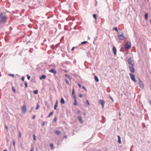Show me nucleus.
<instances>
[{"mask_svg":"<svg viewBox=\"0 0 151 151\" xmlns=\"http://www.w3.org/2000/svg\"><path fill=\"white\" fill-rule=\"evenodd\" d=\"M39 107H40V105L38 104H37V106L36 107V110L38 109H39Z\"/></svg>","mask_w":151,"mask_h":151,"instance_id":"nucleus-31","label":"nucleus"},{"mask_svg":"<svg viewBox=\"0 0 151 151\" xmlns=\"http://www.w3.org/2000/svg\"><path fill=\"white\" fill-rule=\"evenodd\" d=\"M57 118L56 117H55L54 119V122H56L57 121Z\"/></svg>","mask_w":151,"mask_h":151,"instance_id":"nucleus-39","label":"nucleus"},{"mask_svg":"<svg viewBox=\"0 0 151 151\" xmlns=\"http://www.w3.org/2000/svg\"><path fill=\"white\" fill-rule=\"evenodd\" d=\"M8 18V17L7 16H3L1 18L0 20L1 22H2L3 23H4L6 22Z\"/></svg>","mask_w":151,"mask_h":151,"instance_id":"nucleus-3","label":"nucleus"},{"mask_svg":"<svg viewBox=\"0 0 151 151\" xmlns=\"http://www.w3.org/2000/svg\"><path fill=\"white\" fill-rule=\"evenodd\" d=\"M46 41V40H44V42H45V41Z\"/></svg>","mask_w":151,"mask_h":151,"instance_id":"nucleus-64","label":"nucleus"},{"mask_svg":"<svg viewBox=\"0 0 151 151\" xmlns=\"http://www.w3.org/2000/svg\"><path fill=\"white\" fill-rule=\"evenodd\" d=\"M117 36L119 39L122 40H123L124 39V37L123 33L120 34L119 32L117 33Z\"/></svg>","mask_w":151,"mask_h":151,"instance_id":"nucleus-2","label":"nucleus"},{"mask_svg":"<svg viewBox=\"0 0 151 151\" xmlns=\"http://www.w3.org/2000/svg\"><path fill=\"white\" fill-rule=\"evenodd\" d=\"M9 76H11L12 77H14V74H9Z\"/></svg>","mask_w":151,"mask_h":151,"instance_id":"nucleus-42","label":"nucleus"},{"mask_svg":"<svg viewBox=\"0 0 151 151\" xmlns=\"http://www.w3.org/2000/svg\"><path fill=\"white\" fill-rule=\"evenodd\" d=\"M2 23V22H1V21L0 20V25H1V23Z\"/></svg>","mask_w":151,"mask_h":151,"instance_id":"nucleus-59","label":"nucleus"},{"mask_svg":"<svg viewBox=\"0 0 151 151\" xmlns=\"http://www.w3.org/2000/svg\"><path fill=\"white\" fill-rule=\"evenodd\" d=\"M138 81H139V85L140 87L142 89H143L144 88V85L142 82L140 80V79H139Z\"/></svg>","mask_w":151,"mask_h":151,"instance_id":"nucleus-6","label":"nucleus"},{"mask_svg":"<svg viewBox=\"0 0 151 151\" xmlns=\"http://www.w3.org/2000/svg\"><path fill=\"white\" fill-rule=\"evenodd\" d=\"M72 93V94H75V91H74V88H73V89Z\"/></svg>","mask_w":151,"mask_h":151,"instance_id":"nucleus-38","label":"nucleus"},{"mask_svg":"<svg viewBox=\"0 0 151 151\" xmlns=\"http://www.w3.org/2000/svg\"><path fill=\"white\" fill-rule=\"evenodd\" d=\"M82 87V88L84 89V90H85L86 91H87V90L86 89V88L84 86H83Z\"/></svg>","mask_w":151,"mask_h":151,"instance_id":"nucleus-36","label":"nucleus"},{"mask_svg":"<svg viewBox=\"0 0 151 151\" xmlns=\"http://www.w3.org/2000/svg\"><path fill=\"white\" fill-rule=\"evenodd\" d=\"M49 71L50 72H51V73H54L55 74L56 73V70L54 69H51L50 70H49Z\"/></svg>","mask_w":151,"mask_h":151,"instance_id":"nucleus-12","label":"nucleus"},{"mask_svg":"<svg viewBox=\"0 0 151 151\" xmlns=\"http://www.w3.org/2000/svg\"><path fill=\"white\" fill-rule=\"evenodd\" d=\"M3 151H7V150L6 149L4 150Z\"/></svg>","mask_w":151,"mask_h":151,"instance_id":"nucleus-60","label":"nucleus"},{"mask_svg":"<svg viewBox=\"0 0 151 151\" xmlns=\"http://www.w3.org/2000/svg\"><path fill=\"white\" fill-rule=\"evenodd\" d=\"M21 109L22 112L24 113V114H25L26 113V111L27 110L26 106L24 105L22 107Z\"/></svg>","mask_w":151,"mask_h":151,"instance_id":"nucleus-8","label":"nucleus"},{"mask_svg":"<svg viewBox=\"0 0 151 151\" xmlns=\"http://www.w3.org/2000/svg\"><path fill=\"white\" fill-rule=\"evenodd\" d=\"M54 133L55 134H56L58 135H59L61 133L60 131L58 130H56Z\"/></svg>","mask_w":151,"mask_h":151,"instance_id":"nucleus-16","label":"nucleus"},{"mask_svg":"<svg viewBox=\"0 0 151 151\" xmlns=\"http://www.w3.org/2000/svg\"><path fill=\"white\" fill-rule=\"evenodd\" d=\"M78 86H79V88H81V84L80 83H78Z\"/></svg>","mask_w":151,"mask_h":151,"instance_id":"nucleus-43","label":"nucleus"},{"mask_svg":"<svg viewBox=\"0 0 151 151\" xmlns=\"http://www.w3.org/2000/svg\"><path fill=\"white\" fill-rule=\"evenodd\" d=\"M149 103H150V104L151 105V101H149Z\"/></svg>","mask_w":151,"mask_h":151,"instance_id":"nucleus-57","label":"nucleus"},{"mask_svg":"<svg viewBox=\"0 0 151 151\" xmlns=\"http://www.w3.org/2000/svg\"><path fill=\"white\" fill-rule=\"evenodd\" d=\"M129 75L131 79L134 82H136V81L135 78V76L131 73H129Z\"/></svg>","mask_w":151,"mask_h":151,"instance_id":"nucleus-5","label":"nucleus"},{"mask_svg":"<svg viewBox=\"0 0 151 151\" xmlns=\"http://www.w3.org/2000/svg\"><path fill=\"white\" fill-rule=\"evenodd\" d=\"M33 139L34 140H36V137L35 136V134H34L33 135Z\"/></svg>","mask_w":151,"mask_h":151,"instance_id":"nucleus-37","label":"nucleus"},{"mask_svg":"<svg viewBox=\"0 0 151 151\" xmlns=\"http://www.w3.org/2000/svg\"><path fill=\"white\" fill-rule=\"evenodd\" d=\"M74 105H77V100L75 99L74 100Z\"/></svg>","mask_w":151,"mask_h":151,"instance_id":"nucleus-28","label":"nucleus"},{"mask_svg":"<svg viewBox=\"0 0 151 151\" xmlns=\"http://www.w3.org/2000/svg\"><path fill=\"white\" fill-rule=\"evenodd\" d=\"M131 46V44L130 41H128L127 42V43L124 45V47L125 49H129Z\"/></svg>","mask_w":151,"mask_h":151,"instance_id":"nucleus-1","label":"nucleus"},{"mask_svg":"<svg viewBox=\"0 0 151 151\" xmlns=\"http://www.w3.org/2000/svg\"><path fill=\"white\" fill-rule=\"evenodd\" d=\"M38 90H36L33 91V93L35 94H37L38 93Z\"/></svg>","mask_w":151,"mask_h":151,"instance_id":"nucleus-22","label":"nucleus"},{"mask_svg":"<svg viewBox=\"0 0 151 151\" xmlns=\"http://www.w3.org/2000/svg\"><path fill=\"white\" fill-rule=\"evenodd\" d=\"M22 136V133L21 132H20V131H19V135H18V137L19 138L20 137H21Z\"/></svg>","mask_w":151,"mask_h":151,"instance_id":"nucleus-25","label":"nucleus"},{"mask_svg":"<svg viewBox=\"0 0 151 151\" xmlns=\"http://www.w3.org/2000/svg\"><path fill=\"white\" fill-rule=\"evenodd\" d=\"M12 90H13V91L15 92H16V89H15V88H14V87L13 86H12Z\"/></svg>","mask_w":151,"mask_h":151,"instance_id":"nucleus-33","label":"nucleus"},{"mask_svg":"<svg viewBox=\"0 0 151 151\" xmlns=\"http://www.w3.org/2000/svg\"><path fill=\"white\" fill-rule=\"evenodd\" d=\"M50 147L51 148L52 150H53V148H54L53 145L52 143H51L50 145Z\"/></svg>","mask_w":151,"mask_h":151,"instance_id":"nucleus-23","label":"nucleus"},{"mask_svg":"<svg viewBox=\"0 0 151 151\" xmlns=\"http://www.w3.org/2000/svg\"><path fill=\"white\" fill-rule=\"evenodd\" d=\"M117 137L118 138V142L119 143L121 144L122 143V142L121 141V137L119 135H118Z\"/></svg>","mask_w":151,"mask_h":151,"instance_id":"nucleus-14","label":"nucleus"},{"mask_svg":"<svg viewBox=\"0 0 151 151\" xmlns=\"http://www.w3.org/2000/svg\"><path fill=\"white\" fill-rule=\"evenodd\" d=\"M88 43V42L87 41H83V42H81V44H80L79 45H80L81 44H86Z\"/></svg>","mask_w":151,"mask_h":151,"instance_id":"nucleus-21","label":"nucleus"},{"mask_svg":"<svg viewBox=\"0 0 151 151\" xmlns=\"http://www.w3.org/2000/svg\"><path fill=\"white\" fill-rule=\"evenodd\" d=\"M46 78V76L45 75H42L40 77V79L42 80V79H45Z\"/></svg>","mask_w":151,"mask_h":151,"instance_id":"nucleus-15","label":"nucleus"},{"mask_svg":"<svg viewBox=\"0 0 151 151\" xmlns=\"http://www.w3.org/2000/svg\"><path fill=\"white\" fill-rule=\"evenodd\" d=\"M93 17L96 20L97 19L96 15V14H93Z\"/></svg>","mask_w":151,"mask_h":151,"instance_id":"nucleus-29","label":"nucleus"},{"mask_svg":"<svg viewBox=\"0 0 151 151\" xmlns=\"http://www.w3.org/2000/svg\"><path fill=\"white\" fill-rule=\"evenodd\" d=\"M77 119L80 122V123H83V121L82 119V118L81 116H79L77 118Z\"/></svg>","mask_w":151,"mask_h":151,"instance_id":"nucleus-13","label":"nucleus"},{"mask_svg":"<svg viewBox=\"0 0 151 151\" xmlns=\"http://www.w3.org/2000/svg\"><path fill=\"white\" fill-rule=\"evenodd\" d=\"M58 101L57 100H56V102L55 104L54 107V109L55 110L58 107Z\"/></svg>","mask_w":151,"mask_h":151,"instance_id":"nucleus-11","label":"nucleus"},{"mask_svg":"<svg viewBox=\"0 0 151 151\" xmlns=\"http://www.w3.org/2000/svg\"><path fill=\"white\" fill-rule=\"evenodd\" d=\"M73 98L74 99V100H75V99L76 100V95H74V96H73Z\"/></svg>","mask_w":151,"mask_h":151,"instance_id":"nucleus-45","label":"nucleus"},{"mask_svg":"<svg viewBox=\"0 0 151 151\" xmlns=\"http://www.w3.org/2000/svg\"><path fill=\"white\" fill-rule=\"evenodd\" d=\"M21 79H22V81H24V77L22 76V77Z\"/></svg>","mask_w":151,"mask_h":151,"instance_id":"nucleus-40","label":"nucleus"},{"mask_svg":"<svg viewBox=\"0 0 151 151\" xmlns=\"http://www.w3.org/2000/svg\"><path fill=\"white\" fill-rule=\"evenodd\" d=\"M27 78L28 80H29L30 78V76L28 75H27Z\"/></svg>","mask_w":151,"mask_h":151,"instance_id":"nucleus-35","label":"nucleus"},{"mask_svg":"<svg viewBox=\"0 0 151 151\" xmlns=\"http://www.w3.org/2000/svg\"><path fill=\"white\" fill-rule=\"evenodd\" d=\"M128 64L130 65H135L134 62L130 58H129L127 60Z\"/></svg>","mask_w":151,"mask_h":151,"instance_id":"nucleus-7","label":"nucleus"},{"mask_svg":"<svg viewBox=\"0 0 151 151\" xmlns=\"http://www.w3.org/2000/svg\"><path fill=\"white\" fill-rule=\"evenodd\" d=\"M53 112H51L49 115L48 116V117H50L53 114Z\"/></svg>","mask_w":151,"mask_h":151,"instance_id":"nucleus-26","label":"nucleus"},{"mask_svg":"<svg viewBox=\"0 0 151 151\" xmlns=\"http://www.w3.org/2000/svg\"><path fill=\"white\" fill-rule=\"evenodd\" d=\"M65 81L66 82V84H67V85H69V82L68 81L67 79H65Z\"/></svg>","mask_w":151,"mask_h":151,"instance_id":"nucleus-30","label":"nucleus"},{"mask_svg":"<svg viewBox=\"0 0 151 151\" xmlns=\"http://www.w3.org/2000/svg\"><path fill=\"white\" fill-rule=\"evenodd\" d=\"M95 80L97 82H98L99 81V79L98 78V77L97 76H95L94 77Z\"/></svg>","mask_w":151,"mask_h":151,"instance_id":"nucleus-17","label":"nucleus"},{"mask_svg":"<svg viewBox=\"0 0 151 151\" xmlns=\"http://www.w3.org/2000/svg\"><path fill=\"white\" fill-rule=\"evenodd\" d=\"M65 76L66 77H67L68 78H69L70 80H71L72 79V78L70 77V76L67 74H66L65 75Z\"/></svg>","mask_w":151,"mask_h":151,"instance_id":"nucleus-19","label":"nucleus"},{"mask_svg":"<svg viewBox=\"0 0 151 151\" xmlns=\"http://www.w3.org/2000/svg\"><path fill=\"white\" fill-rule=\"evenodd\" d=\"M25 87L26 88H27L28 87L27 83L26 81H25L24 82Z\"/></svg>","mask_w":151,"mask_h":151,"instance_id":"nucleus-27","label":"nucleus"},{"mask_svg":"<svg viewBox=\"0 0 151 151\" xmlns=\"http://www.w3.org/2000/svg\"><path fill=\"white\" fill-rule=\"evenodd\" d=\"M73 96H74V95H75V94H72Z\"/></svg>","mask_w":151,"mask_h":151,"instance_id":"nucleus-62","label":"nucleus"},{"mask_svg":"<svg viewBox=\"0 0 151 151\" xmlns=\"http://www.w3.org/2000/svg\"><path fill=\"white\" fill-rule=\"evenodd\" d=\"M34 150V149L33 148H32L31 149V150L30 151H33Z\"/></svg>","mask_w":151,"mask_h":151,"instance_id":"nucleus-54","label":"nucleus"},{"mask_svg":"<svg viewBox=\"0 0 151 151\" xmlns=\"http://www.w3.org/2000/svg\"><path fill=\"white\" fill-rule=\"evenodd\" d=\"M12 27H10L9 29H10V30H12Z\"/></svg>","mask_w":151,"mask_h":151,"instance_id":"nucleus-55","label":"nucleus"},{"mask_svg":"<svg viewBox=\"0 0 151 151\" xmlns=\"http://www.w3.org/2000/svg\"><path fill=\"white\" fill-rule=\"evenodd\" d=\"M135 67V65H130L129 66V69L130 72L132 73H134L135 71V69L134 68Z\"/></svg>","mask_w":151,"mask_h":151,"instance_id":"nucleus-4","label":"nucleus"},{"mask_svg":"<svg viewBox=\"0 0 151 151\" xmlns=\"http://www.w3.org/2000/svg\"><path fill=\"white\" fill-rule=\"evenodd\" d=\"M99 102L101 104L102 108H103L105 103V101L103 100L100 99L99 100Z\"/></svg>","mask_w":151,"mask_h":151,"instance_id":"nucleus-9","label":"nucleus"},{"mask_svg":"<svg viewBox=\"0 0 151 151\" xmlns=\"http://www.w3.org/2000/svg\"><path fill=\"white\" fill-rule=\"evenodd\" d=\"M112 50L113 51L114 54V55H116V49L115 47L113 46Z\"/></svg>","mask_w":151,"mask_h":151,"instance_id":"nucleus-10","label":"nucleus"},{"mask_svg":"<svg viewBox=\"0 0 151 151\" xmlns=\"http://www.w3.org/2000/svg\"><path fill=\"white\" fill-rule=\"evenodd\" d=\"M119 119L120 120H121V118L120 117H119Z\"/></svg>","mask_w":151,"mask_h":151,"instance_id":"nucleus-63","label":"nucleus"},{"mask_svg":"<svg viewBox=\"0 0 151 151\" xmlns=\"http://www.w3.org/2000/svg\"><path fill=\"white\" fill-rule=\"evenodd\" d=\"M45 124V122H43L42 124V125H44Z\"/></svg>","mask_w":151,"mask_h":151,"instance_id":"nucleus-51","label":"nucleus"},{"mask_svg":"<svg viewBox=\"0 0 151 151\" xmlns=\"http://www.w3.org/2000/svg\"><path fill=\"white\" fill-rule=\"evenodd\" d=\"M121 113H120H120H119V116H121Z\"/></svg>","mask_w":151,"mask_h":151,"instance_id":"nucleus-58","label":"nucleus"},{"mask_svg":"<svg viewBox=\"0 0 151 151\" xmlns=\"http://www.w3.org/2000/svg\"><path fill=\"white\" fill-rule=\"evenodd\" d=\"M110 98L111 100H112V101L113 102L114 101V100L113 99V98L110 96Z\"/></svg>","mask_w":151,"mask_h":151,"instance_id":"nucleus-47","label":"nucleus"},{"mask_svg":"<svg viewBox=\"0 0 151 151\" xmlns=\"http://www.w3.org/2000/svg\"><path fill=\"white\" fill-rule=\"evenodd\" d=\"M44 44V43H42V45H43Z\"/></svg>","mask_w":151,"mask_h":151,"instance_id":"nucleus-61","label":"nucleus"},{"mask_svg":"<svg viewBox=\"0 0 151 151\" xmlns=\"http://www.w3.org/2000/svg\"><path fill=\"white\" fill-rule=\"evenodd\" d=\"M3 14V13L2 12H1L0 13V18H1L2 17V15Z\"/></svg>","mask_w":151,"mask_h":151,"instance_id":"nucleus-41","label":"nucleus"},{"mask_svg":"<svg viewBox=\"0 0 151 151\" xmlns=\"http://www.w3.org/2000/svg\"><path fill=\"white\" fill-rule=\"evenodd\" d=\"M33 48H30L29 51L30 53H32L33 52Z\"/></svg>","mask_w":151,"mask_h":151,"instance_id":"nucleus-32","label":"nucleus"},{"mask_svg":"<svg viewBox=\"0 0 151 151\" xmlns=\"http://www.w3.org/2000/svg\"><path fill=\"white\" fill-rule=\"evenodd\" d=\"M4 127H5V128L7 130V131H8V127H7V126H6V125H5L4 126Z\"/></svg>","mask_w":151,"mask_h":151,"instance_id":"nucleus-44","label":"nucleus"},{"mask_svg":"<svg viewBox=\"0 0 151 151\" xmlns=\"http://www.w3.org/2000/svg\"><path fill=\"white\" fill-rule=\"evenodd\" d=\"M79 96L81 98H82L83 97V95L82 94H79Z\"/></svg>","mask_w":151,"mask_h":151,"instance_id":"nucleus-46","label":"nucleus"},{"mask_svg":"<svg viewBox=\"0 0 151 151\" xmlns=\"http://www.w3.org/2000/svg\"><path fill=\"white\" fill-rule=\"evenodd\" d=\"M35 117V115H34L33 116H32V119H34Z\"/></svg>","mask_w":151,"mask_h":151,"instance_id":"nucleus-52","label":"nucleus"},{"mask_svg":"<svg viewBox=\"0 0 151 151\" xmlns=\"http://www.w3.org/2000/svg\"><path fill=\"white\" fill-rule=\"evenodd\" d=\"M77 111H78V114H80V111L79 110H78Z\"/></svg>","mask_w":151,"mask_h":151,"instance_id":"nucleus-53","label":"nucleus"},{"mask_svg":"<svg viewBox=\"0 0 151 151\" xmlns=\"http://www.w3.org/2000/svg\"><path fill=\"white\" fill-rule=\"evenodd\" d=\"M64 137L65 138V139H67V135H65L64 136Z\"/></svg>","mask_w":151,"mask_h":151,"instance_id":"nucleus-50","label":"nucleus"},{"mask_svg":"<svg viewBox=\"0 0 151 151\" xmlns=\"http://www.w3.org/2000/svg\"><path fill=\"white\" fill-rule=\"evenodd\" d=\"M86 102L89 106L90 105V104L88 100H86Z\"/></svg>","mask_w":151,"mask_h":151,"instance_id":"nucleus-34","label":"nucleus"},{"mask_svg":"<svg viewBox=\"0 0 151 151\" xmlns=\"http://www.w3.org/2000/svg\"><path fill=\"white\" fill-rule=\"evenodd\" d=\"M74 48H75V47H73L72 48L71 50L73 51L74 50Z\"/></svg>","mask_w":151,"mask_h":151,"instance_id":"nucleus-48","label":"nucleus"},{"mask_svg":"<svg viewBox=\"0 0 151 151\" xmlns=\"http://www.w3.org/2000/svg\"><path fill=\"white\" fill-rule=\"evenodd\" d=\"M13 144L14 146L15 145V141H14L13 142Z\"/></svg>","mask_w":151,"mask_h":151,"instance_id":"nucleus-49","label":"nucleus"},{"mask_svg":"<svg viewBox=\"0 0 151 151\" xmlns=\"http://www.w3.org/2000/svg\"><path fill=\"white\" fill-rule=\"evenodd\" d=\"M101 117L103 119V118H104V117L103 116H102Z\"/></svg>","mask_w":151,"mask_h":151,"instance_id":"nucleus-56","label":"nucleus"},{"mask_svg":"<svg viewBox=\"0 0 151 151\" xmlns=\"http://www.w3.org/2000/svg\"><path fill=\"white\" fill-rule=\"evenodd\" d=\"M148 14L147 13H146L145 15V18L146 20H147L148 19Z\"/></svg>","mask_w":151,"mask_h":151,"instance_id":"nucleus-20","label":"nucleus"},{"mask_svg":"<svg viewBox=\"0 0 151 151\" xmlns=\"http://www.w3.org/2000/svg\"><path fill=\"white\" fill-rule=\"evenodd\" d=\"M113 29H114V30H115L116 31V32L118 33L119 32H118V29L117 27H115Z\"/></svg>","mask_w":151,"mask_h":151,"instance_id":"nucleus-24","label":"nucleus"},{"mask_svg":"<svg viewBox=\"0 0 151 151\" xmlns=\"http://www.w3.org/2000/svg\"><path fill=\"white\" fill-rule=\"evenodd\" d=\"M60 102L62 104H64L65 103L64 99L63 98H62L61 99Z\"/></svg>","mask_w":151,"mask_h":151,"instance_id":"nucleus-18","label":"nucleus"}]
</instances>
